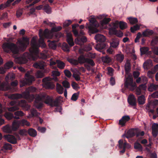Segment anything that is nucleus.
Returning <instances> with one entry per match:
<instances>
[{
    "label": "nucleus",
    "instance_id": "obj_1",
    "mask_svg": "<svg viewBox=\"0 0 158 158\" xmlns=\"http://www.w3.org/2000/svg\"><path fill=\"white\" fill-rule=\"evenodd\" d=\"M31 44L32 47L29 49V52L24 53L22 56L18 57L15 59L17 63L22 64L27 63L29 60H35L36 59V54L37 52V43L34 37H33L31 40Z\"/></svg>",
    "mask_w": 158,
    "mask_h": 158
},
{
    "label": "nucleus",
    "instance_id": "obj_2",
    "mask_svg": "<svg viewBox=\"0 0 158 158\" xmlns=\"http://www.w3.org/2000/svg\"><path fill=\"white\" fill-rule=\"evenodd\" d=\"M23 40L24 42H20L18 47L16 44L12 43H5L3 44L2 48L5 52H12L13 54H18L19 51L24 52L27 47V44L29 43V41L27 38L23 37Z\"/></svg>",
    "mask_w": 158,
    "mask_h": 158
},
{
    "label": "nucleus",
    "instance_id": "obj_3",
    "mask_svg": "<svg viewBox=\"0 0 158 158\" xmlns=\"http://www.w3.org/2000/svg\"><path fill=\"white\" fill-rule=\"evenodd\" d=\"M36 90L35 88L33 86H30L27 88L22 94H11L9 95V98L12 99L23 98L28 99L31 102L35 98V96L33 94H30L35 92Z\"/></svg>",
    "mask_w": 158,
    "mask_h": 158
},
{
    "label": "nucleus",
    "instance_id": "obj_4",
    "mask_svg": "<svg viewBox=\"0 0 158 158\" xmlns=\"http://www.w3.org/2000/svg\"><path fill=\"white\" fill-rule=\"evenodd\" d=\"M131 69V65L129 62L127 61L125 65V69L126 73L128 75L124 83V87L128 89L131 91H133L136 88V84L133 82V77L129 74Z\"/></svg>",
    "mask_w": 158,
    "mask_h": 158
},
{
    "label": "nucleus",
    "instance_id": "obj_5",
    "mask_svg": "<svg viewBox=\"0 0 158 158\" xmlns=\"http://www.w3.org/2000/svg\"><path fill=\"white\" fill-rule=\"evenodd\" d=\"M94 38L96 42H99L100 43L97 44L95 46L94 45V43L91 44L94 46L95 49L104 54L105 52H103V50L106 47V44L104 43L106 40L105 36L102 35L97 34L95 35Z\"/></svg>",
    "mask_w": 158,
    "mask_h": 158
},
{
    "label": "nucleus",
    "instance_id": "obj_6",
    "mask_svg": "<svg viewBox=\"0 0 158 158\" xmlns=\"http://www.w3.org/2000/svg\"><path fill=\"white\" fill-rule=\"evenodd\" d=\"M39 36L40 37L39 40V43L40 46H42L44 47L45 46V44L44 41V38H51L52 36L49 32L48 29H45L43 31L41 29L39 31Z\"/></svg>",
    "mask_w": 158,
    "mask_h": 158
},
{
    "label": "nucleus",
    "instance_id": "obj_7",
    "mask_svg": "<svg viewBox=\"0 0 158 158\" xmlns=\"http://www.w3.org/2000/svg\"><path fill=\"white\" fill-rule=\"evenodd\" d=\"M89 24L87 23L85 27L90 32L94 34L98 32L97 28L99 27V24L96 20L94 18H91L89 19Z\"/></svg>",
    "mask_w": 158,
    "mask_h": 158
},
{
    "label": "nucleus",
    "instance_id": "obj_8",
    "mask_svg": "<svg viewBox=\"0 0 158 158\" xmlns=\"http://www.w3.org/2000/svg\"><path fill=\"white\" fill-rule=\"evenodd\" d=\"M25 79L20 81V87H22L25 85L31 84L35 81V78L33 76L30 75L29 73H26L25 74Z\"/></svg>",
    "mask_w": 158,
    "mask_h": 158
},
{
    "label": "nucleus",
    "instance_id": "obj_9",
    "mask_svg": "<svg viewBox=\"0 0 158 158\" xmlns=\"http://www.w3.org/2000/svg\"><path fill=\"white\" fill-rule=\"evenodd\" d=\"M60 101L58 98H56L55 100H53V98L47 95L44 101V103L52 107L53 106H58L59 105Z\"/></svg>",
    "mask_w": 158,
    "mask_h": 158
},
{
    "label": "nucleus",
    "instance_id": "obj_10",
    "mask_svg": "<svg viewBox=\"0 0 158 158\" xmlns=\"http://www.w3.org/2000/svg\"><path fill=\"white\" fill-rule=\"evenodd\" d=\"M118 147L120 149L122 150L120 151L121 153H123L125 152L126 149H129L131 147V145L127 143V141L124 140V142L123 139H121L119 140Z\"/></svg>",
    "mask_w": 158,
    "mask_h": 158
},
{
    "label": "nucleus",
    "instance_id": "obj_11",
    "mask_svg": "<svg viewBox=\"0 0 158 158\" xmlns=\"http://www.w3.org/2000/svg\"><path fill=\"white\" fill-rule=\"evenodd\" d=\"M52 78L46 77L44 78L42 81L44 83L43 86L47 89H53L55 87L53 83L51 81Z\"/></svg>",
    "mask_w": 158,
    "mask_h": 158
},
{
    "label": "nucleus",
    "instance_id": "obj_12",
    "mask_svg": "<svg viewBox=\"0 0 158 158\" xmlns=\"http://www.w3.org/2000/svg\"><path fill=\"white\" fill-rule=\"evenodd\" d=\"M47 95H43L41 97L40 95H37L35 99V107L37 109L41 108L43 107V103L42 100L43 99H45V100Z\"/></svg>",
    "mask_w": 158,
    "mask_h": 158
},
{
    "label": "nucleus",
    "instance_id": "obj_13",
    "mask_svg": "<svg viewBox=\"0 0 158 158\" xmlns=\"http://www.w3.org/2000/svg\"><path fill=\"white\" fill-rule=\"evenodd\" d=\"M127 102L129 104L134 106V109H136L135 106H136V99L134 96L133 94L130 95L127 98Z\"/></svg>",
    "mask_w": 158,
    "mask_h": 158
},
{
    "label": "nucleus",
    "instance_id": "obj_14",
    "mask_svg": "<svg viewBox=\"0 0 158 158\" xmlns=\"http://www.w3.org/2000/svg\"><path fill=\"white\" fill-rule=\"evenodd\" d=\"M5 138L7 141L12 144H15L17 143V139L13 135H4Z\"/></svg>",
    "mask_w": 158,
    "mask_h": 158
},
{
    "label": "nucleus",
    "instance_id": "obj_15",
    "mask_svg": "<svg viewBox=\"0 0 158 158\" xmlns=\"http://www.w3.org/2000/svg\"><path fill=\"white\" fill-rule=\"evenodd\" d=\"M87 39L85 36H79L77 37L75 40V43L81 45L84 43L86 42Z\"/></svg>",
    "mask_w": 158,
    "mask_h": 158
},
{
    "label": "nucleus",
    "instance_id": "obj_16",
    "mask_svg": "<svg viewBox=\"0 0 158 158\" xmlns=\"http://www.w3.org/2000/svg\"><path fill=\"white\" fill-rule=\"evenodd\" d=\"M130 119V116L128 115H125L122 117V118L119 120V124L122 126L125 125L126 123L129 121Z\"/></svg>",
    "mask_w": 158,
    "mask_h": 158
},
{
    "label": "nucleus",
    "instance_id": "obj_17",
    "mask_svg": "<svg viewBox=\"0 0 158 158\" xmlns=\"http://www.w3.org/2000/svg\"><path fill=\"white\" fill-rule=\"evenodd\" d=\"M119 26V21H116L112 25V26L109 29V33L111 34L112 32L115 33L116 32V31L117 30L116 29Z\"/></svg>",
    "mask_w": 158,
    "mask_h": 158
},
{
    "label": "nucleus",
    "instance_id": "obj_18",
    "mask_svg": "<svg viewBox=\"0 0 158 158\" xmlns=\"http://www.w3.org/2000/svg\"><path fill=\"white\" fill-rule=\"evenodd\" d=\"M16 102L14 101H12L10 102V104L11 106H13L8 108V111L11 112H14L16 110H18L19 109V106L17 105H15Z\"/></svg>",
    "mask_w": 158,
    "mask_h": 158
},
{
    "label": "nucleus",
    "instance_id": "obj_19",
    "mask_svg": "<svg viewBox=\"0 0 158 158\" xmlns=\"http://www.w3.org/2000/svg\"><path fill=\"white\" fill-rule=\"evenodd\" d=\"M45 63L43 61H39L36 62L33 64L34 67L37 69H44Z\"/></svg>",
    "mask_w": 158,
    "mask_h": 158
},
{
    "label": "nucleus",
    "instance_id": "obj_20",
    "mask_svg": "<svg viewBox=\"0 0 158 158\" xmlns=\"http://www.w3.org/2000/svg\"><path fill=\"white\" fill-rule=\"evenodd\" d=\"M67 41L69 44L70 47L73 46L74 44L73 39L72 35L69 34H68L67 36Z\"/></svg>",
    "mask_w": 158,
    "mask_h": 158
},
{
    "label": "nucleus",
    "instance_id": "obj_21",
    "mask_svg": "<svg viewBox=\"0 0 158 158\" xmlns=\"http://www.w3.org/2000/svg\"><path fill=\"white\" fill-rule=\"evenodd\" d=\"M119 43V40L118 38H114L110 43V46L114 48H116L118 46Z\"/></svg>",
    "mask_w": 158,
    "mask_h": 158
},
{
    "label": "nucleus",
    "instance_id": "obj_22",
    "mask_svg": "<svg viewBox=\"0 0 158 158\" xmlns=\"http://www.w3.org/2000/svg\"><path fill=\"white\" fill-rule=\"evenodd\" d=\"M135 135V133L133 129H131L128 130L126 134V137L127 138H132Z\"/></svg>",
    "mask_w": 158,
    "mask_h": 158
},
{
    "label": "nucleus",
    "instance_id": "obj_23",
    "mask_svg": "<svg viewBox=\"0 0 158 158\" xmlns=\"http://www.w3.org/2000/svg\"><path fill=\"white\" fill-rule=\"evenodd\" d=\"M10 87L7 85L5 82L1 83L0 81V90L2 91H7L9 90Z\"/></svg>",
    "mask_w": 158,
    "mask_h": 158
},
{
    "label": "nucleus",
    "instance_id": "obj_24",
    "mask_svg": "<svg viewBox=\"0 0 158 158\" xmlns=\"http://www.w3.org/2000/svg\"><path fill=\"white\" fill-rule=\"evenodd\" d=\"M19 120L14 121L12 124V129L13 131H16L20 126Z\"/></svg>",
    "mask_w": 158,
    "mask_h": 158
},
{
    "label": "nucleus",
    "instance_id": "obj_25",
    "mask_svg": "<svg viewBox=\"0 0 158 158\" xmlns=\"http://www.w3.org/2000/svg\"><path fill=\"white\" fill-rule=\"evenodd\" d=\"M14 114L15 116H14V118L16 119H20V117H22L24 116V114L22 111L18 110L15 112Z\"/></svg>",
    "mask_w": 158,
    "mask_h": 158
},
{
    "label": "nucleus",
    "instance_id": "obj_26",
    "mask_svg": "<svg viewBox=\"0 0 158 158\" xmlns=\"http://www.w3.org/2000/svg\"><path fill=\"white\" fill-rule=\"evenodd\" d=\"M28 134L29 135L32 137H35L37 135L36 131L32 128H30L28 129Z\"/></svg>",
    "mask_w": 158,
    "mask_h": 158
},
{
    "label": "nucleus",
    "instance_id": "obj_27",
    "mask_svg": "<svg viewBox=\"0 0 158 158\" xmlns=\"http://www.w3.org/2000/svg\"><path fill=\"white\" fill-rule=\"evenodd\" d=\"M64 88L62 85L57 83L56 85V90L57 92L60 94H62L64 91Z\"/></svg>",
    "mask_w": 158,
    "mask_h": 158
},
{
    "label": "nucleus",
    "instance_id": "obj_28",
    "mask_svg": "<svg viewBox=\"0 0 158 158\" xmlns=\"http://www.w3.org/2000/svg\"><path fill=\"white\" fill-rule=\"evenodd\" d=\"M145 98L144 95H142L138 97V102L139 105H143L145 102Z\"/></svg>",
    "mask_w": 158,
    "mask_h": 158
},
{
    "label": "nucleus",
    "instance_id": "obj_29",
    "mask_svg": "<svg viewBox=\"0 0 158 158\" xmlns=\"http://www.w3.org/2000/svg\"><path fill=\"white\" fill-rule=\"evenodd\" d=\"M52 75H53V78L52 79L55 81H57L58 79L57 77L59 76L60 75V73L59 71H53L52 72Z\"/></svg>",
    "mask_w": 158,
    "mask_h": 158
},
{
    "label": "nucleus",
    "instance_id": "obj_30",
    "mask_svg": "<svg viewBox=\"0 0 158 158\" xmlns=\"http://www.w3.org/2000/svg\"><path fill=\"white\" fill-rule=\"evenodd\" d=\"M20 126H24L25 125L29 126H30V123L27 120L23 119L19 120Z\"/></svg>",
    "mask_w": 158,
    "mask_h": 158
},
{
    "label": "nucleus",
    "instance_id": "obj_31",
    "mask_svg": "<svg viewBox=\"0 0 158 158\" xmlns=\"http://www.w3.org/2000/svg\"><path fill=\"white\" fill-rule=\"evenodd\" d=\"M87 58H85L83 55H81L78 58L79 63L80 64H83L85 63Z\"/></svg>",
    "mask_w": 158,
    "mask_h": 158
},
{
    "label": "nucleus",
    "instance_id": "obj_32",
    "mask_svg": "<svg viewBox=\"0 0 158 158\" xmlns=\"http://www.w3.org/2000/svg\"><path fill=\"white\" fill-rule=\"evenodd\" d=\"M3 130L4 131L8 133H11L13 131L12 129V126L11 127L8 124L6 125L3 127Z\"/></svg>",
    "mask_w": 158,
    "mask_h": 158
},
{
    "label": "nucleus",
    "instance_id": "obj_33",
    "mask_svg": "<svg viewBox=\"0 0 158 158\" xmlns=\"http://www.w3.org/2000/svg\"><path fill=\"white\" fill-rule=\"evenodd\" d=\"M56 63L58 67L60 69H63L65 66L64 63L59 60H57Z\"/></svg>",
    "mask_w": 158,
    "mask_h": 158
},
{
    "label": "nucleus",
    "instance_id": "obj_34",
    "mask_svg": "<svg viewBox=\"0 0 158 158\" xmlns=\"http://www.w3.org/2000/svg\"><path fill=\"white\" fill-rule=\"evenodd\" d=\"M48 42H50L48 44L49 47L53 49H55L56 48V41L53 40L51 41L50 40H48Z\"/></svg>",
    "mask_w": 158,
    "mask_h": 158
},
{
    "label": "nucleus",
    "instance_id": "obj_35",
    "mask_svg": "<svg viewBox=\"0 0 158 158\" xmlns=\"http://www.w3.org/2000/svg\"><path fill=\"white\" fill-rule=\"evenodd\" d=\"M119 26L120 29L123 30L127 28V24L125 22L120 21L119 22Z\"/></svg>",
    "mask_w": 158,
    "mask_h": 158
},
{
    "label": "nucleus",
    "instance_id": "obj_36",
    "mask_svg": "<svg viewBox=\"0 0 158 158\" xmlns=\"http://www.w3.org/2000/svg\"><path fill=\"white\" fill-rule=\"evenodd\" d=\"M31 113L30 115L31 117L37 116L39 115V113L35 109H32L30 111Z\"/></svg>",
    "mask_w": 158,
    "mask_h": 158
},
{
    "label": "nucleus",
    "instance_id": "obj_37",
    "mask_svg": "<svg viewBox=\"0 0 158 158\" xmlns=\"http://www.w3.org/2000/svg\"><path fill=\"white\" fill-rule=\"evenodd\" d=\"M153 33L152 30H146L142 33V35L144 36L147 37L152 35Z\"/></svg>",
    "mask_w": 158,
    "mask_h": 158
},
{
    "label": "nucleus",
    "instance_id": "obj_38",
    "mask_svg": "<svg viewBox=\"0 0 158 158\" xmlns=\"http://www.w3.org/2000/svg\"><path fill=\"white\" fill-rule=\"evenodd\" d=\"M70 47L67 43H64L63 44L62 49L64 51L69 52L70 51Z\"/></svg>",
    "mask_w": 158,
    "mask_h": 158
},
{
    "label": "nucleus",
    "instance_id": "obj_39",
    "mask_svg": "<svg viewBox=\"0 0 158 158\" xmlns=\"http://www.w3.org/2000/svg\"><path fill=\"white\" fill-rule=\"evenodd\" d=\"M140 50L141 52V55L146 54L149 50V48L147 47H143L140 48Z\"/></svg>",
    "mask_w": 158,
    "mask_h": 158
},
{
    "label": "nucleus",
    "instance_id": "obj_40",
    "mask_svg": "<svg viewBox=\"0 0 158 158\" xmlns=\"http://www.w3.org/2000/svg\"><path fill=\"white\" fill-rule=\"evenodd\" d=\"M134 148L135 149H137L140 151L143 150V148L142 145L138 142H135L134 144Z\"/></svg>",
    "mask_w": 158,
    "mask_h": 158
},
{
    "label": "nucleus",
    "instance_id": "obj_41",
    "mask_svg": "<svg viewBox=\"0 0 158 158\" xmlns=\"http://www.w3.org/2000/svg\"><path fill=\"white\" fill-rule=\"evenodd\" d=\"M130 23L132 24H134L138 23V20L137 18L129 17L128 18Z\"/></svg>",
    "mask_w": 158,
    "mask_h": 158
},
{
    "label": "nucleus",
    "instance_id": "obj_42",
    "mask_svg": "<svg viewBox=\"0 0 158 158\" xmlns=\"http://www.w3.org/2000/svg\"><path fill=\"white\" fill-rule=\"evenodd\" d=\"M5 116L8 120H10L13 118H14V116L13 114L10 112H7L5 114Z\"/></svg>",
    "mask_w": 158,
    "mask_h": 158
},
{
    "label": "nucleus",
    "instance_id": "obj_43",
    "mask_svg": "<svg viewBox=\"0 0 158 158\" xmlns=\"http://www.w3.org/2000/svg\"><path fill=\"white\" fill-rule=\"evenodd\" d=\"M13 65V63L12 61H9L6 63L4 65V67L5 69H9L12 67Z\"/></svg>",
    "mask_w": 158,
    "mask_h": 158
},
{
    "label": "nucleus",
    "instance_id": "obj_44",
    "mask_svg": "<svg viewBox=\"0 0 158 158\" xmlns=\"http://www.w3.org/2000/svg\"><path fill=\"white\" fill-rule=\"evenodd\" d=\"M2 148L5 150H11L12 149V145L8 143H5L3 147Z\"/></svg>",
    "mask_w": 158,
    "mask_h": 158
},
{
    "label": "nucleus",
    "instance_id": "obj_45",
    "mask_svg": "<svg viewBox=\"0 0 158 158\" xmlns=\"http://www.w3.org/2000/svg\"><path fill=\"white\" fill-rule=\"evenodd\" d=\"M117 60L120 62H122L124 59V56L121 54H118L116 56Z\"/></svg>",
    "mask_w": 158,
    "mask_h": 158
},
{
    "label": "nucleus",
    "instance_id": "obj_46",
    "mask_svg": "<svg viewBox=\"0 0 158 158\" xmlns=\"http://www.w3.org/2000/svg\"><path fill=\"white\" fill-rule=\"evenodd\" d=\"M140 28V26L138 24H136L134 25L133 27H131V31L132 33H134L135 31H136Z\"/></svg>",
    "mask_w": 158,
    "mask_h": 158
},
{
    "label": "nucleus",
    "instance_id": "obj_47",
    "mask_svg": "<svg viewBox=\"0 0 158 158\" xmlns=\"http://www.w3.org/2000/svg\"><path fill=\"white\" fill-rule=\"evenodd\" d=\"M68 61L71 64L74 65H77L79 63L78 60H77L73 59H70Z\"/></svg>",
    "mask_w": 158,
    "mask_h": 158
},
{
    "label": "nucleus",
    "instance_id": "obj_48",
    "mask_svg": "<svg viewBox=\"0 0 158 158\" xmlns=\"http://www.w3.org/2000/svg\"><path fill=\"white\" fill-rule=\"evenodd\" d=\"M19 133L22 136H27L28 134V131L25 129H21L19 131Z\"/></svg>",
    "mask_w": 158,
    "mask_h": 158
},
{
    "label": "nucleus",
    "instance_id": "obj_49",
    "mask_svg": "<svg viewBox=\"0 0 158 158\" xmlns=\"http://www.w3.org/2000/svg\"><path fill=\"white\" fill-rule=\"evenodd\" d=\"M51 7L48 4H46L44 6V9L45 12L47 13H49L51 11Z\"/></svg>",
    "mask_w": 158,
    "mask_h": 158
},
{
    "label": "nucleus",
    "instance_id": "obj_50",
    "mask_svg": "<svg viewBox=\"0 0 158 158\" xmlns=\"http://www.w3.org/2000/svg\"><path fill=\"white\" fill-rule=\"evenodd\" d=\"M102 60L104 63H109L111 59L108 56H106L102 57Z\"/></svg>",
    "mask_w": 158,
    "mask_h": 158
},
{
    "label": "nucleus",
    "instance_id": "obj_51",
    "mask_svg": "<svg viewBox=\"0 0 158 158\" xmlns=\"http://www.w3.org/2000/svg\"><path fill=\"white\" fill-rule=\"evenodd\" d=\"M111 34L115 35L119 37H122L123 35V33L121 31L117 30L116 31V32L114 33L112 32Z\"/></svg>",
    "mask_w": 158,
    "mask_h": 158
},
{
    "label": "nucleus",
    "instance_id": "obj_52",
    "mask_svg": "<svg viewBox=\"0 0 158 158\" xmlns=\"http://www.w3.org/2000/svg\"><path fill=\"white\" fill-rule=\"evenodd\" d=\"M21 102L23 103V104L22 106V107L26 108L27 110H28L30 109V106L27 104L25 101L22 100Z\"/></svg>",
    "mask_w": 158,
    "mask_h": 158
},
{
    "label": "nucleus",
    "instance_id": "obj_53",
    "mask_svg": "<svg viewBox=\"0 0 158 158\" xmlns=\"http://www.w3.org/2000/svg\"><path fill=\"white\" fill-rule=\"evenodd\" d=\"M79 94L78 93H75L73 94L71 98V99L72 101H75L78 98Z\"/></svg>",
    "mask_w": 158,
    "mask_h": 158
},
{
    "label": "nucleus",
    "instance_id": "obj_54",
    "mask_svg": "<svg viewBox=\"0 0 158 158\" xmlns=\"http://www.w3.org/2000/svg\"><path fill=\"white\" fill-rule=\"evenodd\" d=\"M63 86L67 88H69L70 87V84L69 82L66 81H64L62 83Z\"/></svg>",
    "mask_w": 158,
    "mask_h": 158
},
{
    "label": "nucleus",
    "instance_id": "obj_55",
    "mask_svg": "<svg viewBox=\"0 0 158 158\" xmlns=\"http://www.w3.org/2000/svg\"><path fill=\"white\" fill-rule=\"evenodd\" d=\"M85 63H87L92 66H94L95 65L94 61L91 59L87 58Z\"/></svg>",
    "mask_w": 158,
    "mask_h": 158
},
{
    "label": "nucleus",
    "instance_id": "obj_56",
    "mask_svg": "<svg viewBox=\"0 0 158 158\" xmlns=\"http://www.w3.org/2000/svg\"><path fill=\"white\" fill-rule=\"evenodd\" d=\"M44 73L40 71H38L36 74L35 76L38 78H40L43 77Z\"/></svg>",
    "mask_w": 158,
    "mask_h": 158
},
{
    "label": "nucleus",
    "instance_id": "obj_57",
    "mask_svg": "<svg viewBox=\"0 0 158 158\" xmlns=\"http://www.w3.org/2000/svg\"><path fill=\"white\" fill-rule=\"evenodd\" d=\"M72 23V21L70 20L66 21L63 23V26L64 27H68Z\"/></svg>",
    "mask_w": 158,
    "mask_h": 158
},
{
    "label": "nucleus",
    "instance_id": "obj_58",
    "mask_svg": "<svg viewBox=\"0 0 158 158\" xmlns=\"http://www.w3.org/2000/svg\"><path fill=\"white\" fill-rule=\"evenodd\" d=\"M65 75L68 77H70L72 76V73L69 70L66 69L64 71Z\"/></svg>",
    "mask_w": 158,
    "mask_h": 158
},
{
    "label": "nucleus",
    "instance_id": "obj_59",
    "mask_svg": "<svg viewBox=\"0 0 158 158\" xmlns=\"http://www.w3.org/2000/svg\"><path fill=\"white\" fill-rule=\"evenodd\" d=\"M62 28L60 26L53 27L52 28L51 30L53 32H56L60 31Z\"/></svg>",
    "mask_w": 158,
    "mask_h": 158
},
{
    "label": "nucleus",
    "instance_id": "obj_60",
    "mask_svg": "<svg viewBox=\"0 0 158 158\" xmlns=\"http://www.w3.org/2000/svg\"><path fill=\"white\" fill-rule=\"evenodd\" d=\"M111 19L110 18H105L102 20V23L103 24H107L110 21Z\"/></svg>",
    "mask_w": 158,
    "mask_h": 158
},
{
    "label": "nucleus",
    "instance_id": "obj_61",
    "mask_svg": "<svg viewBox=\"0 0 158 158\" xmlns=\"http://www.w3.org/2000/svg\"><path fill=\"white\" fill-rule=\"evenodd\" d=\"M141 36V34L140 32H139L137 33L136 37L135 40V42L137 43L139 42V39Z\"/></svg>",
    "mask_w": 158,
    "mask_h": 158
},
{
    "label": "nucleus",
    "instance_id": "obj_62",
    "mask_svg": "<svg viewBox=\"0 0 158 158\" xmlns=\"http://www.w3.org/2000/svg\"><path fill=\"white\" fill-rule=\"evenodd\" d=\"M151 104L154 106L158 105V100L154 99L152 100L151 101Z\"/></svg>",
    "mask_w": 158,
    "mask_h": 158
},
{
    "label": "nucleus",
    "instance_id": "obj_63",
    "mask_svg": "<svg viewBox=\"0 0 158 158\" xmlns=\"http://www.w3.org/2000/svg\"><path fill=\"white\" fill-rule=\"evenodd\" d=\"M71 85L73 89H77L78 87V84L74 81H73L72 82Z\"/></svg>",
    "mask_w": 158,
    "mask_h": 158
},
{
    "label": "nucleus",
    "instance_id": "obj_64",
    "mask_svg": "<svg viewBox=\"0 0 158 158\" xmlns=\"http://www.w3.org/2000/svg\"><path fill=\"white\" fill-rule=\"evenodd\" d=\"M152 43L156 44L158 43V36L156 37L153 39L151 41Z\"/></svg>",
    "mask_w": 158,
    "mask_h": 158
}]
</instances>
